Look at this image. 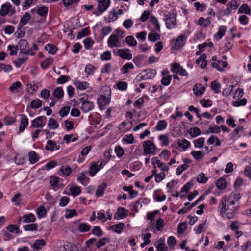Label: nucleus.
Segmentation results:
<instances>
[{
  "instance_id": "obj_10",
  "label": "nucleus",
  "mask_w": 251,
  "mask_h": 251,
  "mask_svg": "<svg viewBox=\"0 0 251 251\" xmlns=\"http://www.w3.org/2000/svg\"><path fill=\"white\" fill-rule=\"evenodd\" d=\"M88 96L86 95V101L83 103L81 106V109L84 113H87L91 111L94 107V103L88 100Z\"/></svg>"
},
{
  "instance_id": "obj_14",
  "label": "nucleus",
  "mask_w": 251,
  "mask_h": 251,
  "mask_svg": "<svg viewBox=\"0 0 251 251\" xmlns=\"http://www.w3.org/2000/svg\"><path fill=\"white\" fill-rule=\"evenodd\" d=\"M152 165L154 166V168L156 167L155 166V163L157 164V166L161 169L162 171H167L169 168L168 166H167L165 163H162L160 162V161L157 158V157H153L152 158Z\"/></svg>"
},
{
  "instance_id": "obj_57",
  "label": "nucleus",
  "mask_w": 251,
  "mask_h": 251,
  "mask_svg": "<svg viewBox=\"0 0 251 251\" xmlns=\"http://www.w3.org/2000/svg\"><path fill=\"white\" fill-rule=\"evenodd\" d=\"M221 85L220 83L214 81L211 83V88L215 93L218 94L220 92Z\"/></svg>"
},
{
  "instance_id": "obj_17",
  "label": "nucleus",
  "mask_w": 251,
  "mask_h": 251,
  "mask_svg": "<svg viewBox=\"0 0 251 251\" xmlns=\"http://www.w3.org/2000/svg\"><path fill=\"white\" fill-rule=\"evenodd\" d=\"M12 5L9 3H6L3 4L1 7L0 10V14L2 16H5L7 15L10 11L12 8Z\"/></svg>"
},
{
  "instance_id": "obj_42",
  "label": "nucleus",
  "mask_w": 251,
  "mask_h": 251,
  "mask_svg": "<svg viewBox=\"0 0 251 251\" xmlns=\"http://www.w3.org/2000/svg\"><path fill=\"white\" fill-rule=\"evenodd\" d=\"M23 228L25 231H35L37 229V225L34 223L26 225L23 226Z\"/></svg>"
},
{
  "instance_id": "obj_53",
  "label": "nucleus",
  "mask_w": 251,
  "mask_h": 251,
  "mask_svg": "<svg viewBox=\"0 0 251 251\" xmlns=\"http://www.w3.org/2000/svg\"><path fill=\"white\" fill-rule=\"evenodd\" d=\"M134 136L132 134H127L124 136L123 138V141L124 142H126L127 144H132L134 142Z\"/></svg>"
},
{
  "instance_id": "obj_46",
  "label": "nucleus",
  "mask_w": 251,
  "mask_h": 251,
  "mask_svg": "<svg viewBox=\"0 0 251 251\" xmlns=\"http://www.w3.org/2000/svg\"><path fill=\"white\" fill-rule=\"evenodd\" d=\"M187 228V224L186 222H182L178 224L177 229L178 233L179 234H183Z\"/></svg>"
},
{
  "instance_id": "obj_13",
  "label": "nucleus",
  "mask_w": 251,
  "mask_h": 251,
  "mask_svg": "<svg viewBox=\"0 0 251 251\" xmlns=\"http://www.w3.org/2000/svg\"><path fill=\"white\" fill-rule=\"evenodd\" d=\"M128 210H126L124 208L120 207L118 209L114 216V218L119 219L126 218L128 216Z\"/></svg>"
},
{
  "instance_id": "obj_43",
  "label": "nucleus",
  "mask_w": 251,
  "mask_h": 251,
  "mask_svg": "<svg viewBox=\"0 0 251 251\" xmlns=\"http://www.w3.org/2000/svg\"><path fill=\"white\" fill-rule=\"evenodd\" d=\"M92 233L93 235L97 237H100L103 234V232L100 228L98 226L93 227V228L92 230Z\"/></svg>"
},
{
  "instance_id": "obj_7",
  "label": "nucleus",
  "mask_w": 251,
  "mask_h": 251,
  "mask_svg": "<svg viewBox=\"0 0 251 251\" xmlns=\"http://www.w3.org/2000/svg\"><path fill=\"white\" fill-rule=\"evenodd\" d=\"M116 54L123 59L128 60L131 59L132 57V54L130 53V50L128 49H118Z\"/></svg>"
},
{
  "instance_id": "obj_3",
  "label": "nucleus",
  "mask_w": 251,
  "mask_h": 251,
  "mask_svg": "<svg viewBox=\"0 0 251 251\" xmlns=\"http://www.w3.org/2000/svg\"><path fill=\"white\" fill-rule=\"evenodd\" d=\"M144 155L155 154L156 147L154 144L150 140L145 141L143 143Z\"/></svg>"
},
{
  "instance_id": "obj_26",
  "label": "nucleus",
  "mask_w": 251,
  "mask_h": 251,
  "mask_svg": "<svg viewBox=\"0 0 251 251\" xmlns=\"http://www.w3.org/2000/svg\"><path fill=\"white\" fill-rule=\"evenodd\" d=\"M21 116L23 117L21 120L20 126L19 127V130L21 132L23 131L28 124V119L26 117V116L22 115Z\"/></svg>"
},
{
  "instance_id": "obj_29",
  "label": "nucleus",
  "mask_w": 251,
  "mask_h": 251,
  "mask_svg": "<svg viewBox=\"0 0 251 251\" xmlns=\"http://www.w3.org/2000/svg\"><path fill=\"white\" fill-rule=\"evenodd\" d=\"M46 50H47L49 53L51 54H54L57 50V48L56 46L48 44L45 47Z\"/></svg>"
},
{
  "instance_id": "obj_6",
  "label": "nucleus",
  "mask_w": 251,
  "mask_h": 251,
  "mask_svg": "<svg viewBox=\"0 0 251 251\" xmlns=\"http://www.w3.org/2000/svg\"><path fill=\"white\" fill-rule=\"evenodd\" d=\"M171 71L174 73H177L181 76H187L188 75L187 71L177 63H174L172 64Z\"/></svg>"
},
{
  "instance_id": "obj_30",
  "label": "nucleus",
  "mask_w": 251,
  "mask_h": 251,
  "mask_svg": "<svg viewBox=\"0 0 251 251\" xmlns=\"http://www.w3.org/2000/svg\"><path fill=\"white\" fill-rule=\"evenodd\" d=\"M75 85L78 89L84 90L88 88L89 83L86 82H81L80 81H75L74 82Z\"/></svg>"
},
{
  "instance_id": "obj_49",
  "label": "nucleus",
  "mask_w": 251,
  "mask_h": 251,
  "mask_svg": "<svg viewBox=\"0 0 251 251\" xmlns=\"http://www.w3.org/2000/svg\"><path fill=\"white\" fill-rule=\"evenodd\" d=\"M60 171L64 175L66 176H68L72 172V169L71 167L68 165L62 166L60 168Z\"/></svg>"
},
{
  "instance_id": "obj_25",
  "label": "nucleus",
  "mask_w": 251,
  "mask_h": 251,
  "mask_svg": "<svg viewBox=\"0 0 251 251\" xmlns=\"http://www.w3.org/2000/svg\"><path fill=\"white\" fill-rule=\"evenodd\" d=\"M186 41V38L184 35L179 36L176 42L175 46L176 48H179L183 46Z\"/></svg>"
},
{
  "instance_id": "obj_64",
  "label": "nucleus",
  "mask_w": 251,
  "mask_h": 251,
  "mask_svg": "<svg viewBox=\"0 0 251 251\" xmlns=\"http://www.w3.org/2000/svg\"><path fill=\"white\" fill-rule=\"evenodd\" d=\"M160 35L157 33H150L148 35V39L149 40L155 42L159 39Z\"/></svg>"
},
{
  "instance_id": "obj_12",
  "label": "nucleus",
  "mask_w": 251,
  "mask_h": 251,
  "mask_svg": "<svg viewBox=\"0 0 251 251\" xmlns=\"http://www.w3.org/2000/svg\"><path fill=\"white\" fill-rule=\"evenodd\" d=\"M166 25L167 28L171 29L176 25V19L174 15H171L169 17L166 18Z\"/></svg>"
},
{
  "instance_id": "obj_52",
  "label": "nucleus",
  "mask_w": 251,
  "mask_h": 251,
  "mask_svg": "<svg viewBox=\"0 0 251 251\" xmlns=\"http://www.w3.org/2000/svg\"><path fill=\"white\" fill-rule=\"evenodd\" d=\"M110 241V239L106 237L102 238L98 241L96 246L97 248H100L101 246H104L107 243Z\"/></svg>"
},
{
  "instance_id": "obj_22",
  "label": "nucleus",
  "mask_w": 251,
  "mask_h": 251,
  "mask_svg": "<svg viewBox=\"0 0 251 251\" xmlns=\"http://www.w3.org/2000/svg\"><path fill=\"white\" fill-rule=\"evenodd\" d=\"M52 95L55 98L60 99H62L64 96V91L62 87H58L55 89L53 91Z\"/></svg>"
},
{
  "instance_id": "obj_15",
  "label": "nucleus",
  "mask_w": 251,
  "mask_h": 251,
  "mask_svg": "<svg viewBox=\"0 0 251 251\" xmlns=\"http://www.w3.org/2000/svg\"><path fill=\"white\" fill-rule=\"evenodd\" d=\"M211 65L213 68H216L218 71H222L224 68L227 66V62L222 60H218L217 62L211 63Z\"/></svg>"
},
{
  "instance_id": "obj_38",
  "label": "nucleus",
  "mask_w": 251,
  "mask_h": 251,
  "mask_svg": "<svg viewBox=\"0 0 251 251\" xmlns=\"http://www.w3.org/2000/svg\"><path fill=\"white\" fill-rule=\"evenodd\" d=\"M216 186L219 189H223L226 187V181L224 178L219 179L216 183Z\"/></svg>"
},
{
  "instance_id": "obj_59",
  "label": "nucleus",
  "mask_w": 251,
  "mask_h": 251,
  "mask_svg": "<svg viewBox=\"0 0 251 251\" xmlns=\"http://www.w3.org/2000/svg\"><path fill=\"white\" fill-rule=\"evenodd\" d=\"M207 177L205 176V174L203 173L199 174L197 178V181L200 183H205L207 182Z\"/></svg>"
},
{
  "instance_id": "obj_35",
  "label": "nucleus",
  "mask_w": 251,
  "mask_h": 251,
  "mask_svg": "<svg viewBox=\"0 0 251 251\" xmlns=\"http://www.w3.org/2000/svg\"><path fill=\"white\" fill-rule=\"evenodd\" d=\"M207 142L211 145L215 143V145L217 146H219L221 145V141L218 137L215 136L214 135L210 136V137L208 139Z\"/></svg>"
},
{
  "instance_id": "obj_20",
  "label": "nucleus",
  "mask_w": 251,
  "mask_h": 251,
  "mask_svg": "<svg viewBox=\"0 0 251 251\" xmlns=\"http://www.w3.org/2000/svg\"><path fill=\"white\" fill-rule=\"evenodd\" d=\"M206 58V55L203 54L196 61V63L202 69L204 68L207 65Z\"/></svg>"
},
{
  "instance_id": "obj_41",
  "label": "nucleus",
  "mask_w": 251,
  "mask_h": 251,
  "mask_svg": "<svg viewBox=\"0 0 251 251\" xmlns=\"http://www.w3.org/2000/svg\"><path fill=\"white\" fill-rule=\"evenodd\" d=\"M47 213L46 209L43 206H41L37 209V215L39 218H41L46 216Z\"/></svg>"
},
{
  "instance_id": "obj_5",
  "label": "nucleus",
  "mask_w": 251,
  "mask_h": 251,
  "mask_svg": "<svg viewBox=\"0 0 251 251\" xmlns=\"http://www.w3.org/2000/svg\"><path fill=\"white\" fill-rule=\"evenodd\" d=\"M47 118L45 116H39L31 122V128H40L44 127L46 123Z\"/></svg>"
},
{
  "instance_id": "obj_56",
  "label": "nucleus",
  "mask_w": 251,
  "mask_h": 251,
  "mask_svg": "<svg viewBox=\"0 0 251 251\" xmlns=\"http://www.w3.org/2000/svg\"><path fill=\"white\" fill-rule=\"evenodd\" d=\"M195 147L197 148H201L204 145V138H199L197 140H195L193 141Z\"/></svg>"
},
{
  "instance_id": "obj_50",
  "label": "nucleus",
  "mask_w": 251,
  "mask_h": 251,
  "mask_svg": "<svg viewBox=\"0 0 251 251\" xmlns=\"http://www.w3.org/2000/svg\"><path fill=\"white\" fill-rule=\"evenodd\" d=\"M126 41L127 44L131 46H135L137 44L136 40L132 36H128L126 37Z\"/></svg>"
},
{
  "instance_id": "obj_54",
  "label": "nucleus",
  "mask_w": 251,
  "mask_h": 251,
  "mask_svg": "<svg viewBox=\"0 0 251 251\" xmlns=\"http://www.w3.org/2000/svg\"><path fill=\"white\" fill-rule=\"evenodd\" d=\"M233 88L234 86L232 85H227L226 87L224 89L222 95L225 97L228 96L233 91Z\"/></svg>"
},
{
  "instance_id": "obj_39",
  "label": "nucleus",
  "mask_w": 251,
  "mask_h": 251,
  "mask_svg": "<svg viewBox=\"0 0 251 251\" xmlns=\"http://www.w3.org/2000/svg\"><path fill=\"white\" fill-rule=\"evenodd\" d=\"M155 245L157 248V251H166L167 250V246L160 240H158Z\"/></svg>"
},
{
  "instance_id": "obj_24",
  "label": "nucleus",
  "mask_w": 251,
  "mask_h": 251,
  "mask_svg": "<svg viewBox=\"0 0 251 251\" xmlns=\"http://www.w3.org/2000/svg\"><path fill=\"white\" fill-rule=\"evenodd\" d=\"M48 12V8L45 6L37 7V13L39 16L42 17H46Z\"/></svg>"
},
{
  "instance_id": "obj_28",
  "label": "nucleus",
  "mask_w": 251,
  "mask_h": 251,
  "mask_svg": "<svg viewBox=\"0 0 251 251\" xmlns=\"http://www.w3.org/2000/svg\"><path fill=\"white\" fill-rule=\"evenodd\" d=\"M23 220L25 223L33 222L36 220V217L32 213L24 215L23 216Z\"/></svg>"
},
{
  "instance_id": "obj_61",
  "label": "nucleus",
  "mask_w": 251,
  "mask_h": 251,
  "mask_svg": "<svg viewBox=\"0 0 251 251\" xmlns=\"http://www.w3.org/2000/svg\"><path fill=\"white\" fill-rule=\"evenodd\" d=\"M84 46L86 49L88 50L91 48L94 44V42L90 38H87L83 41Z\"/></svg>"
},
{
  "instance_id": "obj_48",
  "label": "nucleus",
  "mask_w": 251,
  "mask_h": 251,
  "mask_svg": "<svg viewBox=\"0 0 251 251\" xmlns=\"http://www.w3.org/2000/svg\"><path fill=\"white\" fill-rule=\"evenodd\" d=\"M30 19L31 16L30 14L26 12L22 17L20 20V23L22 24L23 25H25L30 20Z\"/></svg>"
},
{
  "instance_id": "obj_19",
  "label": "nucleus",
  "mask_w": 251,
  "mask_h": 251,
  "mask_svg": "<svg viewBox=\"0 0 251 251\" xmlns=\"http://www.w3.org/2000/svg\"><path fill=\"white\" fill-rule=\"evenodd\" d=\"M205 90V88L204 86H202L201 84H196L194 85L193 88V91L194 94L196 95H202Z\"/></svg>"
},
{
  "instance_id": "obj_32",
  "label": "nucleus",
  "mask_w": 251,
  "mask_h": 251,
  "mask_svg": "<svg viewBox=\"0 0 251 251\" xmlns=\"http://www.w3.org/2000/svg\"><path fill=\"white\" fill-rule=\"evenodd\" d=\"M48 126L50 129H56L58 128L59 125L55 120L53 118H50Z\"/></svg>"
},
{
  "instance_id": "obj_44",
  "label": "nucleus",
  "mask_w": 251,
  "mask_h": 251,
  "mask_svg": "<svg viewBox=\"0 0 251 251\" xmlns=\"http://www.w3.org/2000/svg\"><path fill=\"white\" fill-rule=\"evenodd\" d=\"M238 13L249 14L250 13V8L247 4H242L238 10Z\"/></svg>"
},
{
  "instance_id": "obj_63",
  "label": "nucleus",
  "mask_w": 251,
  "mask_h": 251,
  "mask_svg": "<svg viewBox=\"0 0 251 251\" xmlns=\"http://www.w3.org/2000/svg\"><path fill=\"white\" fill-rule=\"evenodd\" d=\"M155 227L158 231H160L164 227V221L162 218L157 220Z\"/></svg>"
},
{
  "instance_id": "obj_58",
  "label": "nucleus",
  "mask_w": 251,
  "mask_h": 251,
  "mask_svg": "<svg viewBox=\"0 0 251 251\" xmlns=\"http://www.w3.org/2000/svg\"><path fill=\"white\" fill-rule=\"evenodd\" d=\"M47 145L45 147V149L47 151L50 150L52 151L55 150V143L50 140L47 141Z\"/></svg>"
},
{
  "instance_id": "obj_16",
  "label": "nucleus",
  "mask_w": 251,
  "mask_h": 251,
  "mask_svg": "<svg viewBox=\"0 0 251 251\" xmlns=\"http://www.w3.org/2000/svg\"><path fill=\"white\" fill-rule=\"evenodd\" d=\"M241 196L240 193H231L228 197L227 200L231 204H236Z\"/></svg>"
},
{
  "instance_id": "obj_33",
  "label": "nucleus",
  "mask_w": 251,
  "mask_h": 251,
  "mask_svg": "<svg viewBox=\"0 0 251 251\" xmlns=\"http://www.w3.org/2000/svg\"><path fill=\"white\" fill-rule=\"evenodd\" d=\"M106 186L107 185L106 183H104L102 185H99L96 191V195L99 197L102 196Z\"/></svg>"
},
{
  "instance_id": "obj_40",
  "label": "nucleus",
  "mask_w": 251,
  "mask_h": 251,
  "mask_svg": "<svg viewBox=\"0 0 251 251\" xmlns=\"http://www.w3.org/2000/svg\"><path fill=\"white\" fill-rule=\"evenodd\" d=\"M191 154L197 160L202 159L204 156V152L201 151H192Z\"/></svg>"
},
{
  "instance_id": "obj_36",
  "label": "nucleus",
  "mask_w": 251,
  "mask_h": 251,
  "mask_svg": "<svg viewBox=\"0 0 251 251\" xmlns=\"http://www.w3.org/2000/svg\"><path fill=\"white\" fill-rule=\"evenodd\" d=\"M29 161L31 164H34L39 160V157L37 154L34 151L29 153Z\"/></svg>"
},
{
  "instance_id": "obj_2",
  "label": "nucleus",
  "mask_w": 251,
  "mask_h": 251,
  "mask_svg": "<svg viewBox=\"0 0 251 251\" xmlns=\"http://www.w3.org/2000/svg\"><path fill=\"white\" fill-rule=\"evenodd\" d=\"M98 3L97 11L93 12V14L96 16L100 15L108 8L110 1V0H98Z\"/></svg>"
},
{
  "instance_id": "obj_47",
  "label": "nucleus",
  "mask_w": 251,
  "mask_h": 251,
  "mask_svg": "<svg viewBox=\"0 0 251 251\" xmlns=\"http://www.w3.org/2000/svg\"><path fill=\"white\" fill-rule=\"evenodd\" d=\"M133 68L134 65L132 63H127L122 67V73L124 74H127L129 69Z\"/></svg>"
},
{
  "instance_id": "obj_37",
  "label": "nucleus",
  "mask_w": 251,
  "mask_h": 251,
  "mask_svg": "<svg viewBox=\"0 0 251 251\" xmlns=\"http://www.w3.org/2000/svg\"><path fill=\"white\" fill-rule=\"evenodd\" d=\"M7 229L10 232H15L17 234H20L21 231H20L19 227L16 225H12L10 224L7 226Z\"/></svg>"
},
{
  "instance_id": "obj_4",
  "label": "nucleus",
  "mask_w": 251,
  "mask_h": 251,
  "mask_svg": "<svg viewBox=\"0 0 251 251\" xmlns=\"http://www.w3.org/2000/svg\"><path fill=\"white\" fill-rule=\"evenodd\" d=\"M18 50H20V53L23 54H28L30 53L28 43L25 39H21L18 42L17 45Z\"/></svg>"
},
{
  "instance_id": "obj_18",
  "label": "nucleus",
  "mask_w": 251,
  "mask_h": 251,
  "mask_svg": "<svg viewBox=\"0 0 251 251\" xmlns=\"http://www.w3.org/2000/svg\"><path fill=\"white\" fill-rule=\"evenodd\" d=\"M98 163H99V162H94L91 163L89 171V175L91 177L94 176L96 173L100 170Z\"/></svg>"
},
{
  "instance_id": "obj_55",
  "label": "nucleus",
  "mask_w": 251,
  "mask_h": 251,
  "mask_svg": "<svg viewBox=\"0 0 251 251\" xmlns=\"http://www.w3.org/2000/svg\"><path fill=\"white\" fill-rule=\"evenodd\" d=\"M91 226L85 223H81L79 226V230L81 232H86L90 229Z\"/></svg>"
},
{
  "instance_id": "obj_1",
  "label": "nucleus",
  "mask_w": 251,
  "mask_h": 251,
  "mask_svg": "<svg viewBox=\"0 0 251 251\" xmlns=\"http://www.w3.org/2000/svg\"><path fill=\"white\" fill-rule=\"evenodd\" d=\"M235 205L236 204H231L230 203L228 202V200H227L226 197L224 196L221 198L219 208L221 209V213H223V211L226 210L236 212L238 210L239 205L238 203L237 205Z\"/></svg>"
},
{
  "instance_id": "obj_31",
  "label": "nucleus",
  "mask_w": 251,
  "mask_h": 251,
  "mask_svg": "<svg viewBox=\"0 0 251 251\" xmlns=\"http://www.w3.org/2000/svg\"><path fill=\"white\" fill-rule=\"evenodd\" d=\"M167 123L165 120H159L155 126V129L158 131L165 129L167 127Z\"/></svg>"
},
{
  "instance_id": "obj_21",
  "label": "nucleus",
  "mask_w": 251,
  "mask_h": 251,
  "mask_svg": "<svg viewBox=\"0 0 251 251\" xmlns=\"http://www.w3.org/2000/svg\"><path fill=\"white\" fill-rule=\"evenodd\" d=\"M226 31V27L225 26H221L219 27L218 32L214 35V38L218 40L222 38Z\"/></svg>"
},
{
  "instance_id": "obj_11",
  "label": "nucleus",
  "mask_w": 251,
  "mask_h": 251,
  "mask_svg": "<svg viewBox=\"0 0 251 251\" xmlns=\"http://www.w3.org/2000/svg\"><path fill=\"white\" fill-rule=\"evenodd\" d=\"M142 77L143 79H150L155 76L156 71L153 69L145 70L142 72Z\"/></svg>"
},
{
  "instance_id": "obj_60",
  "label": "nucleus",
  "mask_w": 251,
  "mask_h": 251,
  "mask_svg": "<svg viewBox=\"0 0 251 251\" xmlns=\"http://www.w3.org/2000/svg\"><path fill=\"white\" fill-rule=\"evenodd\" d=\"M150 21L155 25L157 31H160V26L157 19L154 16H151L150 19Z\"/></svg>"
},
{
  "instance_id": "obj_45",
  "label": "nucleus",
  "mask_w": 251,
  "mask_h": 251,
  "mask_svg": "<svg viewBox=\"0 0 251 251\" xmlns=\"http://www.w3.org/2000/svg\"><path fill=\"white\" fill-rule=\"evenodd\" d=\"M42 104V101L40 99L34 100L31 102V107L34 109H38L41 107Z\"/></svg>"
},
{
  "instance_id": "obj_51",
  "label": "nucleus",
  "mask_w": 251,
  "mask_h": 251,
  "mask_svg": "<svg viewBox=\"0 0 251 251\" xmlns=\"http://www.w3.org/2000/svg\"><path fill=\"white\" fill-rule=\"evenodd\" d=\"M201 133V130L198 127L191 128L189 131V134L192 137H195Z\"/></svg>"
},
{
  "instance_id": "obj_9",
  "label": "nucleus",
  "mask_w": 251,
  "mask_h": 251,
  "mask_svg": "<svg viewBox=\"0 0 251 251\" xmlns=\"http://www.w3.org/2000/svg\"><path fill=\"white\" fill-rule=\"evenodd\" d=\"M110 101V98L104 95L100 96L97 99V103L100 109H103L105 105H108Z\"/></svg>"
},
{
  "instance_id": "obj_62",
  "label": "nucleus",
  "mask_w": 251,
  "mask_h": 251,
  "mask_svg": "<svg viewBox=\"0 0 251 251\" xmlns=\"http://www.w3.org/2000/svg\"><path fill=\"white\" fill-rule=\"evenodd\" d=\"M46 242L44 240H37L33 244V247L38 251L39 249H41V246H44Z\"/></svg>"
},
{
  "instance_id": "obj_34",
  "label": "nucleus",
  "mask_w": 251,
  "mask_h": 251,
  "mask_svg": "<svg viewBox=\"0 0 251 251\" xmlns=\"http://www.w3.org/2000/svg\"><path fill=\"white\" fill-rule=\"evenodd\" d=\"M177 144L180 147L185 150L189 147L190 142L185 139H178Z\"/></svg>"
},
{
  "instance_id": "obj_23",
  "label": "nucleus",
  "mask_w": 251,
  "mask_h": 251,
  "mask_svg": "<svg viewBox=\"0 0 251 251\" xmlns=\"http://www.w3.org/2000/svg\"><path fill=\"white\" fill-rule=\"evenodd\" d=\"M21 87V83L19 81H16L11 85L9 89L12 93H17L19 91Z\"/></svg>"
},
{
  "instance_id": "obj_27",
  "label": "nucleus",
  "mask_w": 251,
  "mask_h": 251,
  "mask_svg": "<svg viewBox=\"0 0 251 251\" xmlns=\"http://www.w3.org/2000/svg\"><path fill=\"white\" fill-rule=\"evenodd\" d=\"M124 224L119 223V224L114 225L110 227V229H112L114 232L117 233H120L123 230Z\"/></svg>"
},
{
  "instance_id": "obj_8",
  "label": "nucleus",
  "mask_w": 251,
  "mask_h": 251,
  "mask_svg": "<svg viewBox=\"0 0 251 251\" xmlns=\"http://www.w3.org/2000/svg\"><path fill=\"white\" fill-rule=\"evenodd\" d=\"M108 45L110 48L120 47V42L117 35L112 34L108 39Z\"/></svg>"
}]
</instances>
